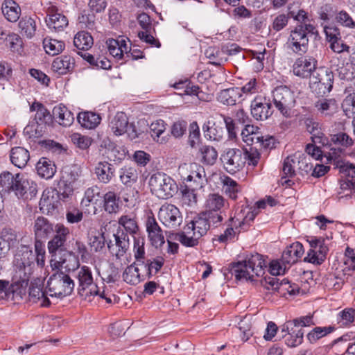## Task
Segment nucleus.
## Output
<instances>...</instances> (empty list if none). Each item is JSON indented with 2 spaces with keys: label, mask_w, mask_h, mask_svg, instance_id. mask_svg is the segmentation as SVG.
Masks as SVG:
<instances>
[{
  "label": "nucleus",
  "mask_w": 355,
  "mask_h": 355,
  "mask_svg": "<svg viewBox=\"0 0 355 355\" xmlns=\"http://www.w3.org/2000/svg\"><path fill=\"white\" fill-rule=\"evenodd\" d=\"M54 235L48 242L49 252L51 262L56 268L71 270L78 267L79 263L72 252L67 250V241L70 235L69 229L63 224L57 223Z\"/></svg>",
  "instance_id": "1"
},
{
  "label": "nucleus",
  "mask_w": 355,
  "mask_h": 355,
  "mask_svg": "<svg viewBox=\"0 0 355 355\" xmlns=\"http://www.w3.org/2000/svg\"><path fill=\"white\" fill-rule=\"evenodd\" d=\"M35 261V254L31 247L21 245L17 248L13 260V287L18 293L21 292V291H26L34 271Z\"/></svg>",
  "instance_id": "2"
},
{
  "label": "nucleus",
  "mask_w": 355,
  "mask_h": 355,
  "mask_svg": "<svg viewBox=\"0 0 355 355\" xmlns=\"http://www.w3.org/2000/svg\"><path fill=\"white\" fill-rule=\"evenodd\" d=\"M260 159V153L257 148H227L223 151L220 160L224 169L234 174L243 168L245 164L255 166Z\"/></svg>",
  "instance_id": "3"
},
{
  "label": "nucleus",
  "mask_w": 355,
  "mask_h": 355,
  "mask_svg": "<svg viewBox=\"0 0 355 355\" xmlns=\"http://www.w3.org/2000/svg\"><path fill=\"white\" fill-rule=\"evenodd\" d=\"M266 261L260 254L255 253L247 256L243 261L232 264L230 272L237 280L254 281L255 277L265 274Z\"/></svg>",
  "instance_id": "4"
},
{
  "label": "nucleus",
  "mask_w": 355,
  "mask_h": 355,
  "mask_svg": "<svg viewBox=\"0 0 355 355\" xmlns=\"http://www.w3.org/2000/svg\"><path fill=\"white\" fill-rule=\"evenodd\" d=\"M151 193L160 199H168L173 196L178 191L175 180L163 172L152 174L148 180Z\"/></svg>",
  "instance_id": "5"
},
{
  "label": "nucleus",
  "mask_w": 355,
  "mask_h": 355,
  "mask_svg": "<svg viewBox=\"0 0 355 355\" xmlns=\"http://www.w3.org/2000/svg\"><path fill=\"white\" fill-rule=\"evenodd\" d=\"M313 324V314L286 321L284 325V329L288 331V336L285 340L286 345L289 347H295L301 345L304 336L302 327Z\"/></svg>",
  "instance_id": "6"
},
{
  "label": "nucleus",
  "mask_w": 355,
  "mask_h": 355,
  "mask_svg": "<svg viewBox=\"0 0 355 355\" xmlns=\"http://www.w3.org/2000/svg\"><path fill=\"white\" fill-rule=\"evenodd\" d=\"M74 286L73 279L63 272H56L51 275L46 285L49 295L58 297L70 295Z\"/></svg>",
  "instance_id": "7"
},
{
  "label": "nucleus",
  "mask_w": 355,
  "mask_h": 355,
  "mask_svg": "<svg viewBox=\"0 0 355 355\" xmlns=\"http://www.w3.org/2000/svg\"><path fill=\"white\" fill-rule=\"evenodd\" d=\"M272 102L275 107L284 116L291 115L295 105L294 93L286 86L276 87L272 92Z\"/></svg>",
  "instance_id": "8"
},
{
  "label": "nucleus",
  "mask_w": 355,
  "mask_h": 355,
  "mask_svg": "<svg viewBox=\"0 0 355 355\" xmlns=\"http://www.w3.org/2000/svg\"><path fill=\"white\" fill-rule=\"evenodd\" d=\"M334 75L324 69H318L311 76L309 86L311 91L318 96H324L333 87Z\"/></svg>",
  "instance_id": "9"
},
{
  "label": "nucleus",
  "mask_w": 355,
  "mask_h": 355,
  "mask_svg": "<svg viewBox=\"0 0 355 355\" xmlns=\"http://www.w3.org/2000/svg\"><path fill=\"white\" fill-rule=\"evenodd\" d=\"M354 144V139L345 132L331 134L329 144L324 147L329 148L328 159H336L340 157L345 148L352 146Z\"/></svg>",
  "instance_id": "10"
},
{
  "label": "nucleus",
  "mask_w": 355,
  "mask_h": 355,
  "mask_svg": "<svg viewBox=\"0 0 355 355\" xmlns=\"http://www.w3.org/2000/svg\"><path fill=\"white\" fill-rule=\"evenodd\" d=\"M307 241L311 247L307 252L304 261L316 265H321L326 259L329 248L323 238L310 236Z\"/></svg>",
  "instance_id": "11"
},
{
  "label": "nucleus",
  "mask_w": 355,
  "mask_h": 355,
  "mask_svg": "<svg viewBox=\"0 0 355 355\" xmlns=\"http://www.w3.org/2000/svg\"><path fill=\"white\" fill-rule=\"evenodd\" d=\"M260 283L267 290L279 291L284 295L286 292L290 295H295L300 292L298 285L291 284L286 278L280 280L278 277H271L266 275L260 280Z\"/></svg>",
  "instance_id": "12"
},
{
  "label": "nucleus",
  "mask_w": 355,
  "mask_h": 355,
  "mask_svg": "<svg viewBox=\"0 0 355 355\" xmlns=\"http://www.w3.org/2000/svg\"><path fill=\"white\" fill-rule=\"evenodd\" d=\"M78 279L79 282L78 291L81 297L86 299L87 297L98 295V288L94 283L92 271L88 267H81L78 273Z\"/></svg>",
  "instance_id": "13"
},
{
  "label": "nucleus",
  "mask_w": 355,
  "mask_h": 355,
  "mask_svg": "<svg viewBox=\"0 0 355 355\" xmlns=\"http://www.w3.org/2000/svg\"><path fill=\"white\" fill-rule=\"evenodd\" d=\"M158 217L162 224L168 227L175 229L182 222V216L180 209L174 205L165 203L161 206Z\"/></svg>",
  "instance_id": "14"
},
{
  "label": "nucleus",
  "mask_w": 355,
  "mask_h": 355,
  "mask_svg": "<svg viewBox=\"0 0 355 355\" xmlns=\"http://www.w3.org/2000/svg\"><path fill=\"white\" fill-rule=\"evenodd\" d=\"M114 240H110L107 243V248L110 252L117 259L123 257L130 246V239L127 233L122 230H117L113 234Z\"/></svg>",
  "instance_id": "15"
},
{
  "label": "nucleus",
  "mask_w": 355,
  "mask_h": 355,
  "mask_svg": "<svg viewBox=\"0 0 355 355\" xmlns=\"http://www.w3.org/2000/svg\"><path fill=\"white\" fill-rule=\"evenodd\" d=\"M288 47L295 53H305L309 48V36L302 26H296L291 31L287 42Z\"/></svg>",
  "instance_id": "16"
},
{
  "label": "nucleus",
  "mask_w": 355,
  "mask_h": 355,
  "mask_svg": "<svg viewBox=\"0 0 355 355\" xmlns=\"http://www.w3.org/2000/svg\"><path fill=\"white\" fill-rule=\"evenodd\" d=\"M14 192L18 198H23L24 200L31 199L37 193V186L33 180L25 178L20 173H17V183Z\"/></svg>",
  "instance_id": "17"
},
{
  "label": "nucleus",
  "mask_w": 355,
  "mask_h": 355,
  "mask_svg": "<svg viewBox=\"0 0 355 355\" xmlns=\"http://www.w3.org/2000/svg\"><path fill=\"white\" fill-rule=\"evenodd\" d=\"M251 114L256 120L268 119L273 113L270 99L265 96H257L251 103Z\"/></svg>",
  "instance_id": "18"
},
{
  "label": "nucleus",
  "mask_w": 355,
  "mask_h": 355,
  "mask_svg": "<svg viewBox=\"0 0 355 355\" xmlns=\"http://www.w3.org/2000/svg\"><path fill=\"white\" fill-rule=\"evenodd\" d=\"M46 14L49 19H46V22L50 29L55 32H61L67 27L69 24L67 17L59 12L58 8L51 2L46 8Z\"/></svg>",
  "instance_id": "19"
},
{
  "label": "nucleus",
  "mask_w": 355,
  "mask_h": 355,
  "mask_svg": "<svg viewBox=\"0 0 355 355\" xmlns=\"http://www.w3.org/2000/svg\"><path fill=\"white\" fill-rule=\"evenodd\" d=\"M317 61L310 56H302L297 58L293 65V73L302 78H309L313 76L314 71H317Z\"/></svg>",
  "instance_id": "20"
},
{
  "label": "nucleus",
  "mask_w": 355,
  "mask_h": 355,
  "mask_svg": "<svg viewBox=\"0 0 355 355\" xmlns=\"http://www.w3.org/2000/svg\"><path fill=\"white\" fill-rule=\"evenodd\" d=\"M146 231L151 243L155 248L161 247L164 243L163 232L154 216H148L146 223Z\"/></svg>",
  "instance_id": "21"
},
{
  "label": "nucleus",
  "mask_w": 355,
  "mask_h": 355,
  "mask_svg": "<svg viewBox=\"0 0 355 355\" xmlns=\"http://www.w3.org/2000/svg\"><path fill=\"white\" fill-rule=\"evenodd\" d=\"M55 229V225L51 223L47 218L43 216L37 217L33 226L35 241H41L48 239L53 235Z\"/></svg>",
  "instance_id": "22"
},
{
  "label": "nucleus",
  "mask_w": 355,
  "mask_h": 355,
  "mask_svg": "<svg viewBox=\"0 0 355 355\" xmlns=\"http://www.w3.org/2000/svg\"><path fill=\"white\" fill-rule=\"evenodd\" d=\"M304 250L302 243L295 242L283 252L281 261L287 266L296 263L304 254Z\"/></svg>",
  "instance_id": "23"
},
{
  "label": "nucleus",
  "mask_w": 355,
  "mask_h": 355,
  "mask_svg": "<svg viewBox=\"0 0 355 355\" xmlns=\"http://www.w3.org/2000/svg\"><path fill=\"white\" fill-rule=\"evenodd\" d=\"M205 216L203 213L200 214L186 225V230H191L193 234L200 239L205 235L210 228V224Z\"/></svg>",
  "instance_id": "24"
},
{
  "label": "nucleus",
  "mask_w": 355,
  "mask_h": 355,
  "mask_svg": "<svg viewBox=\"0 0 355 355\" xmlns=\"http://www.w3.org/2000/svg\"><path fill=\"white\" fill-rule=\"evenodd\" d=\"M306 130L311 135V141L314 144H319L322 146L329 144V139L321 131L318 122L311 119H307L305 121Z\"/></svg>",
  "instance_id": "25"
},
{
  "label": "nucleus",
  "mask_w": 355,
  "mask_h": 355,
  "mask_svg": "<svg viewBox=\"0 0 355 355\" xmlns=\"http://www.w3.org/2000/svg\"><path fill=\"white\" fill-rule=\"evenodd\" d=\"M74 65V58L69 55H64L54 59L51 64V69L59 75H64L71 71Z\"/></svg>",
  "instance_id": "26"
},
{
  "label": "nucleus",
  "mask_w": 355,
  "mask_h": 355,
  "mask_svg": "<svg viewBox=\"0 0 355 355\" xmlns=\"http://www.w3.org/2000/svg\"><path fill=\"white\" fill-rule=\"evenodd\" d=\"M12 284H9V282L7 280H1L0 279V298L3 300H22L24 295H26V291H21V292L18 293L15 291V288L14 286V280L12 279Z\"/></svg>",
  "instance_id": "27"
},
{
  "label": "nucleus",
  "mask_w": 355,
  "mask_h": 355,
  "mask_svg": "<svg viewBox=\"0 0 355 355\" xmlns=\"http://www.w3.org/2000/svg\"><path fill=\"white\" fill-rule=\"evenodd\" d=\"M59 201L58 194L53 191H44L40 200V209L44 214H52L57 208Z\"/></svg>",
  "instance_id": "28"
},
{
  "label": "nucleus",
  "mask_w": 355,
  "mask_h": 355,
  "mask_svg": "<svg viewBox=\"0 0 355 355\" xmlns=\"http://www.w3.org/2000/svg\"><path fill=\"white\" fill-rule=\"evenodd\" d=\"M120 227H123V230L127 235L130 234L133 238L138 236L139 227L137 221V217L135 214L122 215L118 220Z\"/></svg>",
  "instance_id": "29"
},
{
  "label": "nucleus",
  "mask_w": 355,
  "mask_h": 355,
  "mask_svg": "<svg viewBox=\"0 0 355 355\" xmlns=\"http://www.w3.org/2000/svg\"><path fill=\"white\" fill-rule=\"evenodd\" d=\"M94 171L98 180L104 184L109 183L114 176V166L107 162H99Z\"/></svg>",
  "instance_id": "30"
},
{
  "label": "nucleus",
  "mask_w": 355,
  "mask_h": 355,
  "mask_svg": "<svg viewBox=\"0 0 355 355\" xmlns=\"http://www.w3.org/2000/svg\"><path fill=\"white\" fill-rule=\"evenodd\" d=\"M36 170L39 176L46 180L51 179L56 172L55 164L46 157H42L36 164Z\"/></svg>",
  "instance_id": "31"
},
{
  "label": "nucleus",
  "mask_w": 355,
  "mask_h": 355,
  "mask_svg": "<svg viewBox=\"0 0 355 355\" xmlns=\"http://www.w3.org/2000/svg\"><path fill=\"white\" fill-rule=\"evenodd\" d=\"M53 114L58 123L64 127L70 126L74 121L73 114L67 107L61 104L54 107Z\"/></svg>",
  "instance_id": "32"
},
{
  "label": "nucleus",
  "mask_w": 355,
  "mask_h": 355,
  "mask_svg": "<svg viewBox=\"0 0 355 355\" xmlns=\"http://www.w3.org/2000/svg\"><path fill=\"white\" fill-rule=\"evenodd\" d=\"M317 110L324 116H332L338 111V104L334 98L318 100L315 103Z\"/></svg>",
  "instance_id": "33"
},
{
  "label": "nucleus",
  "mask_w": 355,
  "mask_h": 355,
  "mask_svg": "<svg viewBox=\"0 0 355 355\" xmlns=\"http://www.w3.org/2000/svg\"><path fill=\"white\" fill-rule=\"evenodd\" d=\"M10 157L11 162L19 168L25 167L30 159L28 150L20 146L12 148Z\"/></svg>",
  "instance_id": "34"
},
{
  "label": "nucleus",
  "mask_w": 355,
  "mask_h": 355,
  "mask_svg": "<svg viewBox=\"0 0 355 355\" xmlns=\"http://www.w3.org/2000/svg\"><path fill=\"white\" fill-rule=\"evenodd\" d=\"M128 124L125 114L118 112L111 121L110 128L115 135L119 136L127 132Z\"/></svg>",
  "instance_id": "35"
},
{
  "label": "nucleus",
  "mask_w": 355,
  "mask_h": 355,
  "mask_svg": "<svg viewBox=\"0 0 355 355\" xmlns=\"http://www.w3.org/2000/svg\"><path fill=\"white\" fill-rule=\"evenodd\" d=\"M78 123L87 129H94L101 123V117L99 114L92 112H83L77 116Z\"/></svg>",
  "instance_id": "36"
},
{
  "label": "nucleus",
  "mask_w": 355,
  "mask_h": 355,
  "mask_svg": "<svg viewBox=\"0 0 355 355\" xmlns=\"http://www.w3.org/2000/svg\"><path fill=\"white\" fill-rule=\"evenodd\" d=\"M241 96L239 87H232L222 90L218 96V101L227 105H234Z\"/></svg>",
  "instance_id": "37"
},
{
  "label": "nucleus",
  "mask_w": 355,
  "mask_h": 355,
  "mask_svg": "<svg viewBox=\"0 0 355 355\" xmlns=\"http://www.w3.org/2000/svg\"><path fill=\"white\" fill-rule=\"evenodd\" d=\"M2 12L9 21L15 22L19 19L21 8L16 2L10 0L3 4Z\"/></svg>",
  "instance_id": "38"
},
{
  "label": "nucleus",
  "mask_w": 355,
  "mask_h": 355,
  "mask_svg": "<svg viewBox=\"0 0 355 355\" xmlns=\"http://www.w3.org/2000/svg\"><path fill=\"white\" fill-rule=\"evenodd\" d=\"M198 156L202 163L211 166L216 162L218 153L214 147L204 145L200 148Z\"/></svg>",
  "instance_id": "39"
},
{
  "label": "nucleus",
  "mask_w": 355,
  "mask_h": 355,
  "mask_svg": "<svg viewBox=\"0 0 355 355\" xmlns=\"http://www.w3.org/2000/svg\"><path fill=\"white\" fill-rule=\"evenodd\" d=\"M223 189L230 199L236 200L238 193L241 191V187L236 181L228 176H225L223 179Z\"/></svg>",
  "instance_id": "40"
},
{
  "label": "nucleus",
  "mask_w": 355,
  "mask_h": 355,
  "mask_svg": "<svg viewBox=\"0 0 355 355\" xmlns=\"http://www.w3.org/2000/svg\"><path fill=\"white\" fill-rule=\"evenodd\" d=\"M94 44V40L90 33L85 31L78 32L73 38V44L79 50L87 51Z\"/></svg>",
  "instance_id": "41"
},
{
  "label": "nucleus",
  "mask_w": 355,
  "mask_h": 355,
  "mask_svg": "<svg viewBox=\"0 0 355 355\" xmlns=\"http://www.w3.org/2000/svg\"><path fill=\"white\" fill-rule=\"evenodd\" d=\"M17 183V174L14 176L11 173L5 171L0 175V193L14 191Z\"/></svg>",
  "instance_id": "42"
},
{
  "label": "nucleus",
  "mask_w": 355,
  "mask_h": 355,
  "mask_svg": "<svg viewBox=\"0 0 355 355\" xmlns=\"http://www.w3.org/2000/svg\"><path fill=\"white\" fill-rule=\"evenodd\" d=\"M236 221H239V218H236L235 217H230L228 220V227L223 234H220V235H218L214 238L213 241L225 243L232 240L236 234L234 227L236 228L238 227Z\"/></svg>",
  "instance_id": "43"
},
{
  "label": "nucleus",
  "mask_w": 355,
  "mask_h": 355,
  "mask_svg": "<svg viewBox=\"0 0 355 355\" xmlns=\"http://www.w3.org/2000/svg\"><path fill=\"white\" fill-rule=\"evenodd\" d=\"M205 137L211 141H219L223 138V130L215 126V123L207 121L202 125Z\"/></svg>",
  "instance_id": "44"
},
{
  "label": "nucleus",
  "mask_w": 355,
  "mask_h": 355,
  "mask_svg": "<svg viewBox=\"0 0 355 355\" xmlns=\"http://www.w3.org/2000/svg\"><path fill=\"white\" fill-rule=\"evenodd\" d=\"M337 71L340 80L352 82L355 79V67L349 61L343 60L341 65L337 69Z\"/></svg>",
  "instance_id": "45"
},
{
  "label": "nucleus",
  "mask_w": 355,
  "mask_h": 355,
  "mask_svg": "<svg viewBox=\"0 0 355 355\" xmlns=\"http://www.w3.org/2000/svg\"><path fill=\"white\" fill-rule=\"evenodd\" d=\"M18 25L22 35H26L28 38L33 37L36 31L35 19L30 17H24L21 19Z\"/></svg>",
  "instance_id": "46"
},
{
  "label": "nucleus",
  "mask_w": 355,
  "mask_h": 355,
  "mask_svg": "<svg viewBox=\"0 0 355 355\" xmlns=\"http://www.w3.org/2000/svg\"><path fill=\"white\" fill-rule=\"evenodd\" d=\"M43 46L46 53L55 55L61 53L64 49V44L62 41L51 38H44Z\"/></svg>",
  "instance_id": "47"
},
{
  "label": "nucleus",
  "mask_w": 355,
  "mask_h": 355,
  "mask_svg": "<svg viewBox=\"0 0 355 355\" xmlns=\"http://www.w3.org/2000/svg\"><path fill=\"white\" fill-rule=\"evenodd\" d=\"M175 239L180 241L183 245L187 247H195L198 244L199 237H196L191 230H186L176 234Z\"/></svg>",
  "instance_id": "48"
},
{
  "label": "nucleus",
  "mask_w": 355,
  "mask_h": 355,
  "mask_svg": "<svg viewBox=\"0 0 355 355\" xmlns=\"http://www.w3.org/2000/svg\"><path fill=\"white\" fill-rule=\"evenodd\" d=\"M225 202V198L218 193H211L207 196L205 202L207 211H220V209L224 207Z\"/></svg>",
  "instance_id": "49"
},
{
  "label": "nucleus",
  "mask_w": 355,
  "mask_h": 355,
  "mask_svg": "<svg viewBox=\"0 0 355 355\" xmlns=\"http://www.w3.org/2000/svg\"><path fill=\"white\" fill-rule=\"evenodd\" d=\"M341 171L346 176L345 182L341 184V188L348 187L355 191V166L352 164H346L341 167Z\"/></svg>",
  "instance_id": "50"
},
{
  "label": "nucleus",
  "mask_w": 355,
  "mask_h": 355,
  "mask_svg": "<svg viewBox=\"0 0 355 355\" xmlns=\"http://www.w3.org/2000/svg\"><path fill=\"white\" fill-rule=\"evenodd\" d=\"M334 330L335 327L334 326L316 327L307 334V338L310 343H313L324 336L332 333Z\"/></svg>",
  "instance_id": "51"
},
{
  "label": "nucleus",
  "mask_w": 355,
  "mask_h": 355,
  "mask_svg": "<svg viewBox=\"0 0 355 355\" xmlns=\"http://www.w3.org/2000/svg\"><path fill=\"white\" fill-rule=\"evenodd\" d=\"M102 196L100 193V189L96 187L88 188L85 192V196L82 200V204L89 206L90 204L97 205L101 200Z\"/></svg>",
  "instance_id": "52"
},
{
  "label": "nucleus",
  "mask_w": 355,
  "mask_h": 355,
  "mask_svg": "<svg viewBox=\"0 0 355 355\" xmlns=\"http://www.w3.org/2000/svg\"><path fill=\"white\" fill-rule=\"evenodd\" d=\"M105 210L110 214L115 213L119 209V198L113 191H108L103 196Z\"/></svg>",
  "instance_id": "53"
},
{
  "label": "nucleus",
  "mask_w": 355,
  "mask_h": 355,
  "mask_svg": "<svg viewBox=\"0 0 355 355\" xmlns=\"http://www.w3.org/2000/svg\"><path fill=\"white\" fill-rule=\"evenodd\" d=\"M123 278L129 284H137L140 282L139 269L134 265L128 266L123 272Z\"/></svg>",
  "instance_id": "54"
},
{
  "label": "nucleus",
  "mask_w": 355,
  "mask_h": 355,
  "mask_svg": "<svg viewBox=\"0 0 355 355\" xmlns=\"http://www.w3.org/2000/svg\"><path fill=\"white\" fill-rule=\"evenodd\" d=\"M138 178L137 170L132 167H125L120 171V180L125 185H131L135 182Z\"/></svg>",
  "instance_id": "55"
},
{
  "label": "nucleus",
  "mask_w": 355,
  "mask_h": 355,
  "mask_svg": "<svg viewBox=\"0 0 355 355\" xmlns=\"http://www.w3.org/2000/svg\"><path fill=\"white\" fill-rule=\"evenodd\" d=\"M205 55L209 59V62L214 66H220L227 60V58L223 57L222 49L218 50L210 47L206 50Z\"/></svg>",
  "instance_id": "56"
},
{
  "label": "nucleus",
  "mask_w": 355,
  "mask_h": 355,
  "mask_svg": "<svg viewBox=\"0 0 355 355\" xmlns=\"http://www.w3.org/2000/svg\"><path fill=\"white\" fill-rule=\"evenodd\" d=\"M189 132V144L191 148H196L198 146L200 142V128L196 121H193L190 123Z\"/></svg>",
  "instance_id": "57"
},
{
  "label": "nucleus",
  "mask_w": 355,
  "mask_h": 355,
  "mask_svg": "<svg viewBox=\"0 0 355 355\" xmlns=\"http://www.w3.org/2000/svg\"><path fill=\"white\" fill-rule=\"evenodd\" d=\"M182 197L181 201L182 205L193 207L197 203V196L193 189H191L185 186L181 190Z\"/></svg>",
  "instance_id": "58"
},
{
  "label": "nucleus",
  "mask_w": 355,
  "mask_h": 355,
  "mask_svg": "<svg viewBox=\"0 0 355 355\" xmlns=\"http://www.w3.org/2000/svg\"><path fill=\"white\" fill-rule=\"evenodd\" d=\"M29 296L34 302L37 299L42 306L47 307L50 304L49 300L44 295L42 288L40 286H34L32 284L29 288Z\"/></svg>",
  "instance_id": "59"
},
{
  "label": "nucleus",
  "mask_w": 355,
  "mask_h": 355,
  "mask_svg": "<svg viewBox=\"0 0 355 355\" xmlns=\"http://www.w3.org/2000/svg\"><path fill=\"white\" fill-rule=\"evenodd\" d=\"M105 239L103 234H98V235H92L89 238V245L91 251L95 252H99L105 247Z\"/></svg>",
  "instance_id": "60"
},
{
  "label": "nucleus",
  "mask_w": 355,
  "mask_h": 355,
  "mask_svg": "<svg viewBox=\"0 0 355 355\" xmlns=\"http://www.w3.org/2000/svg\"><path fill=\"white\" fill-rule=\"evenodd\" d=\"M330 48L334 53L339 55V56L337 57L338 60L343 59L344 53H349L350 49L349 46L345 44L342 38H338V40L331 42Z\"/></svg>",
  "instance_id": "61"
},
{
  "label": "nucleus",
  "mask_w": 355,
  "mask_h": 355,
  "mask_svg": "<svg viewBox=\"0 0 355 355\" xmlns=\"http://www.w3.org/2000/svg\"><path fill=\"white\" fill-rule=\"evenodd\" d=\"M355 320L354 312H338L336 316L339 327H349Z\"/></svg>",
  "instance_id": "62"
},
{
  "label": "nucleus",
  "mask_w": 355,
  "mask_h": 355,
  "mask_svg": "<svg viewBox=\"0 0 355 355\" xmlns=\"http://www.w3.org/2000/svg\"><path fill=\"white\" fill-rule=\"evenodd\" d=\"M287 267L281 260H272L268 267V272L270 275H267L271 277H277L278 275L284 274Z\"/></svg>",
  "instance_id": "63"
},
{
  "label": "nucleus",
  "mask_w": 355,
  "mask_h": 355,
  "mask_svg": "<svg viewBox=\"0 0 355 355\" xmlns=\"http://www.w3.org/2000/svg\"><path fill=\"white\" fill-rule=\"evenodd\" d=\"M225 124V128L227 131L228 138L230 140H235L237 138L238 128L236 126V123L232 117L220 114Z\"/></svg>",
  "instance_id": "64"
}]
</instances>
